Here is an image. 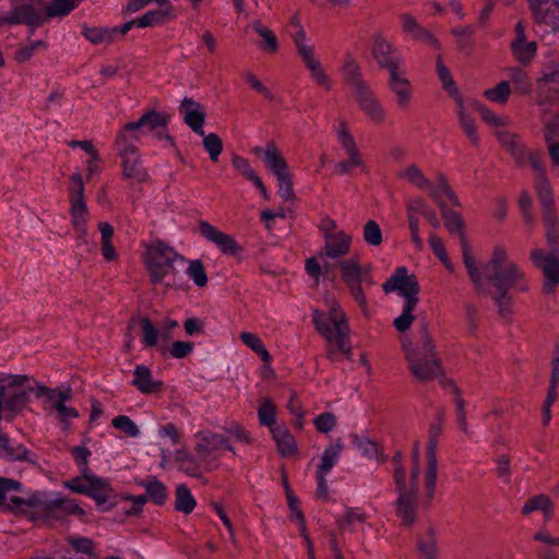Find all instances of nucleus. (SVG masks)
<instances>
[{
  "label": "nucleus",
  "instance_id": "nucleus-3",
  "mask_svg": "<svg viewBox=\"0 0 559 559\" xmlns=\"http://www.w3.org/2000/svg\"><path fill=\"white\" fill-rule=\"evenodd\" d=\"M412 459L413 467L408 479L406 478L404 468L401 466H397L395 473H393L395 490L399 495L395 502L396 515L405 526L412 525L417 518L418 476L420 473L418 442L414 443Z\"/></svg>",
  "mask_w": 559,
  "mask_h": 559
},
{
  "label": "nucleus",
  "instance_id": "nucleus-37",
  "mask_svg": "<svg viewBox=\"0 0 559 559\" xmlns=\"http://www.w3.org/2000/svg\"><path fill=\"white\" fill-rule=\"evenodd\" d=\"M511 50L519 62L528 64L536 55L537 45L535 41H528L526 39L513 40Z\"/></svg>",
  "mask_w": 559,
  "mask_h": 559
},
{
  "label": "nucleus",
  "instance_id": "nucleus-26",
  "mask_svg": "<svg viewBox=\"0 0 559 559\" xmlns=\"http://www.w3.org/2000/svg\"><path fill=\"white\" fill-rule=\"evenodd\" d=\"M437 444L438 439L430 438L427 444V469L425 474L426 499L430 502L435 497L436 481H437Z\"/></svg>",
  "mask_w": 559,
  "mask_h": 559
},
{
  "label": "nucleus",
  "instance_id": "nucleus-9",
  "mask_svg": "<svg viewBox=\"0 0 559 559\" xmlns=\"http://www.w3.org/2000/svg\"><path fill=\"white\" fill-rule=\"evenodd\" d=\"M45 22L43 0H11V10L0 13V26L24 24L38 27Z\"/></svg>",
  "mask_w": 559,
  "mask_h": 559
},
{
  "label": "nucleus",
  "instance_id": "nucleus-22",
  "mask_svg": "<svg viewBox=\"0 0 559 559\" xmlns=\"http://www.w3.org/2000/svg\"><path fill=\"white\" fill-rule=\"evenodd\" d=\"M84 478L88 483L86 496L93 498L103 512L109 510L110 506H106L112 496V488L109 483L102 477L86 472L84 473Z\"/></svg>",
  "mask_w": 559,
  "mask_h": 559
},
{
  "label": "nucleus",
  "instance_id": "nucleus-61",
  "mask_svg": "<svg viewBox=\"0 0 559 559\" xmlns=\"http://www.w3.org/2000/svg\"><path fill=\"white\" fill-rule=\"evenodd\" d=\"M28 454L29 451L24 445L11 443L9 439L7 440V447L2 451V456L13 461H29Z\"/></svg>",
  "mask_w": 559,
  "mask_h": 559
},
{
  "label": "nucleus",
  "instance_id": "nucleus-34",
  "mask_svg": "<svg viewBox=\"0 0 559 559\" xmlns=\"http://www.w3.org/2000/svg\"><path fill=\"white\" fill-rule=\"evenodd\" d=\"M271 432L276 442L277 450L283 456H290L297 451L294 437L281 426L272 427Z\"/></svg>",
  "mask_w": 559,
  "mask_h": 559
},
{
  "label": "nucleus",
  "instance_id": "nucleus-8",
  "mask_svg": "<svg viewBox=\"0 0 559 559\" xmlns=\"http://www.w3.org/2000/svg\"><path fill=\"white\" fill-rule=\"evenodd\" d=\"M183 260L171 247L162 241L150 245L144 261L153 284L160 283L173 270L175 260Z\"/></svg>",
  "mask_w": 559,
  "mask_h": 559
},
{
  "label": "nucleus",
  "instance_id": "nucleus-45",
  "mask_svg": "<svg viewBox=\"0 0 559 559\" xmlns=\"http://www.w3.org/2000/svg\"><path fill=\"white\" fill-rule=\"evenodd\" d=\"M365 520L366 514L360 509L347 508L336 521L341 530L352 532L357 524L364 523Z\"/></svg>",
  "mask_w": 559,
  "mask_h": 559
},
{
  "label": "nucleus",
  "instance_id": "nucleus-52",
  "mask_svg": "<svg viewBox=\"0 0 559 559\" xmlns=\"http://www.w3.org/2000/svg\"><path fill=\"white\" fill-rule=\"evenodd\" d=\"M142 486L145 488L147 497L155 504H163L167 498L166 487L163 483L157 479L151 478L142 483Z\"/></svg>",
  "mask_w": 559,
  "mask_h": 559
},
{
  "label": "nucleus",
  "instance_id": "nucleus-39",
  "mask_svg": "<svg viewBox=\"0 0 559 559\" xmlns=\"http://www.w3.org/2000/svg\"><path fill=\"white\" fill-rule=\"evenodd\" d=\"M336 138L347 156H361L356 141L348 130L346 121L342 120L336 129Z\"/></svg>",
  "mask_w": 559,
  "mask_h": 559
},
{
  "label": "nucleus",
  "instance_id": "nucleus-62",
  "mask_svg": "<svg viewBox=\"0 0 559 559\" xmlns=\"http://www.w3.org/2000/svg\"><path fill=\"white\" fill-rule=\"evenodd\" d=\"M259 421L263 426H267L272 429L275 423V406L269 400L264 399L258 409Z\"/></svg>",
  "mask_w": 559,
  "mask_h": 559
},
{
  "label": "nucleus",
  "instance_id": "nucleus-54",
  "mask_svg": "<svg viewBox=\"0 0 559 559\" xmlns=\"http://www.w3.org/2000/svg\"><path fill=\"white\" fill-rule=\"evenodd\" d=\"M83 35L92 44H110L115 40V31L107 27H86Z\"/></svg>",
  "mask_w": 559,
  "mask_h": 559
},
{
  "label": "nucleus",
  "instance_id": "nucleus-5",
  "mask_svg": "<svg viewBox=\"0 0 559 559\" xmlns=\"http://www.w3.org/2000/svg\"><path fill=\"white\" fill-rule=\"evenodd\" d=\"M402 349L411 373L418 381H430L442 373L441 360L437 355L431 337L426 331L423 332L420 346H415L409 341H403Z\"/></svg>",
  "mask_w": 559,
  "mask_h": 559
},
{
  "label": "nucleus",
  "instance_id": "nucleus-49",
  "mask_svg": "<svg viewBox=\"0 0 559 559\" xmlns=\"http://www.w3.org/2000/svg\"><path fill=\"white\" fill-rule=\"evenodd\" d=\"M508 75L511 83L514 85L515 92L526 95L532 92V83L528 79L527 73L520 68H510Z\"/></svg>",
  "mask_w": 559,
  "mask_h": 559
},
{
  "label": "nucleus",
  "instance_id": "nucleus-6",
  "mask_svg": "<svg viewBox=\"0 0 559 559\" xmlns=\"http://www.w3.org/2000/svg\"><path fill=\"white\" fill-rule=\"evenodd\" d=\"M536 103L543 108V117L552 108L559 115V58L556 56L548 57L536 81Z\"/></svg>",
  "mask_w": 559,
  "mask_h": 559
},
{
  "label": "nucleus",
  "instance_id": "nucleus-17",
  "mask_svg": "<svg viewBox=\"0 0 559 559\" xmlns=\"http://www.w3.org/2000/svg\"><path fill=\"white\" fill-rule=\"evenodd\" d=\"M360 110L374 124H382L386 118V111L370 86L354 94Z\"/></svg>",
  "mask_w": 559,
  "mask_h": 559
},
{
  "label": "nucleus",
  "instance_id": "nucleus-40",
  "mask_svg": "<svg viewBox=\"0 0 559 559\" xmlns=\"http://www.w3.org/2000/svg\"><path fill=\"white\" fill-rule=\"evenodd\" d=\"M197 506V501L191 495L190 489L185 485H178L176 488L175 509L185 514H190Z\"/></svg>",
  "mask_w": 559,
  "mask_h": 559
},
{
  "label": "nucleus",
  "instance_id": "nucleus-51",
  "mask_svg": "<svg viewBox=\"0 0 559 559\" xmlns=\"http://www.w3.org/2000/svg\"><path fill=\"white\" fill-rule=\"evenodd\" d=\"M457 103H459L457 116H459L460 124H461L463 131L465 132V134L467 135V138L471 140V142L474 145H477L478 141H479V138H478V134H477V131H476V127H475L474 120L465 111L461 98H459Z\"/></svg>",
  "mask_w": 559,
  "mask_h": 559
},
{
  "label": "nucleus",
  "instance_id": "nucleus-11",
  "mask_svg": "<svg viewBox=\"0 0 559 559\" xmlns=\"http://www.w3.org/2000/svg\"><path fill=\"white\" fill-rule=\"evenodd\" d=\"M342 278L347 285L350 295L355 301L365 311L367 308V299L362 290V283L372 284L367 269H364L357 258L343 260L338 264Z\"/></svg>",
  "mask_w": 559,
  "mask_h": 559
},
{
  "label": "nucleus",
  "instance_id": "nucleus-30",
  "mask_svg": "<svg viewBox=\"0 0 559 559\" xmlns=\"http://www.w3.org/2000/svg\"><path fill=\"white\" fill-rule=\"evenodd\" d=\"M342 74L354 94L369 86L361 78V70L358 62L349 55L344 59Z\"/></svg>",
  "mask_w": 559,
  "mask_h": 559
},
{
  "label": "nucleus",
  "instance_id": "nucleus-1",
  "mask_svg": "<svg viewBox=\"0 0 559 559\" xmlns=\"http://www.w3.org/2000/svg\"><path fill=\"white\" fill-rule=\"evenodd\" d=\"M463 263L475 289L484 294L487 292V282L497 289L493 300L501 316L511 312L512 297L509 292L527 293L531 289L530 280L523 269L510 258L508 250L496 246L487 263L478 264L467 245L462 246Z\"/></svg>",
  "mask_w": 559,
  "mask_h": 559
},
{
  "label": "nucleus",
  "instance_id": "nucleus-18",
  "mask_svg": "<svg viewBox=\"0 0 559 559\" xmlns=\"http://www.w3.org/2000/svg\"><path fill=\"white\" fill-rule=\"evenodd\" d=\"M199 230L207 241L214 243L224 254L236 255L241 250L240 246L231 236L218 230L206 221L199 223Z\"/></svg>",
  "mask_w": 559,
  "mask_h": 559
},
{
  "label": "nucleus",
  "instance_id": "nucleus-15",
  "mask_svg": "<svg viewBox=\"0 0 559 559\" xmlns=\"http://www.w3.org/2000/svg\"><path fill=\"white\" fill-rule=\"evenodd\" d=\"M47 519H58L62 515H78L83 518L85 511L73 499L57 498L47 499L44 493L39 492V502L37 512Z\"/></svg>",
  "mask_w": 559,
  "mask_h": 559
},
{
  "label": "nucleus",
  "instance_id": "nucleus-10",
  "mask_svg": "<svg viewBox=\"0 0 559 559\" xmlns=\"http://www.w3.org/2000/svg\"><path fill=\"white\" fill-rule=\"evenodd\" d=\"M222 449H226L236 455L235 448L223 435L214 432L198 435L194 450L205 471L211 472L218 467V451Z\"/></svg>",
  "mask_w": 559,
  "mask_h": 559
},
{
  "label": "nucleus",
  "instance_id": "nucleus-50",
  "mask_svg": "<svg viewBox=\"0 0 559 559\" xmlns=\"http://www.w3.org/2000/svg\"><path fill=\"white\" fill-rule=\"evenodd\" d=\"M142 330V344L144 347H154L160 345L159 329L156 328L148 318L140 320Z\"/></svg>",
  "mask_w": 559,
  "mask_h": 559
},
{
  "label": "nucleus",
  "instance_id": "nucleus-7",
  "mask_svg": "<svg viewBox=\"0 0 559 559\" xmlns=\"http://www.w3.org/2000/svg\"><path fill=\"white\" fill-rule=\"evenodd\" d=\"M21 483L11 478L0 477V508L13 513L37 512L39 492H21Z\"/></svg>",
  "mask_w": 559,
  "mask_h": 559
},
{
  "label": "nucleus",
  "instance_id": "nucleus-25",
  "mask_svg": "<svg viewBox=\"0 0 559 559\" xmlns=\"http://www.w3.org/2000/svg\"><path fill=\"white\" fill-rule=\"evenodd\" d=\"M142 129L136 122L127 123L116 138V148L119 155L138 153L136 142L140 141Z\"/></svg>",
  "mask_w": 559,
  "mask_h": 559
},
{
  "label": "nucleus",
  "instance_id": "nucleus-24",
  "mask_svg": "<svg viewBox=\"0 0 559 559\" xmlns=\"http://www.w3.org/2000/svg\"><path fill=\"white\" fill-rule=\"evenodd\" d=\"M352 236L343 230L326 233L324 236V250L331 259L342 258L349 253Z\"/></svg>",
  "mask_w": 559,
  "mask_h": 559
},
{
  "label": "nucleus",
  "instance_id": "nucleus-63",
  "mask_svg": "<svg viewBox=\"0 0 559 559\" xmlns=\"http://www.w3.org/2000/svg\"><path fill=\"white\" fill-rule=\"evenodd\" d=\"M70 204L71 203H85L84 201V183L82 176L75 174L70 178L69 186Z\"/></svg>",
  "mask_w": 559,
  "mask_h": 559
},
{
  "label": "nucleus",
  "instance_id": "nucleus-2",
  "mask_svg": "<svg viewBox=\"0 0 559 559\" xmlns=\"http://www.w3.org/2000/svg\"><path fill=\"white\" fill-rule=\"evenodd\" d=\"M496 135L499 142L509 151L513 156L516 164L521 167L530 166L535 177V188L540 203L544 207V221L546 225V237L551 249H557L559 243V228L557 227V218L552 211L554 198L552 190L549 181L545 175L544 166L540 156L537 152L527 151L523 145L521 139L513 133L501 130L497 131Z\"/></svg>",
  "mask_w": 559,
  "mask_h": 559
},
{
  "label": "nucleus",
  "instance_id": "nucleus-59",
  "mask_svg": "<svg viewBox=\"0 0 559 559\" xmlns=\"http://www.w3.org/2000/svg\"><path fill=\"white\" fill-rule=\"evenodd\" d=\"M203 136V146L210 155L212 162H217L222 151L223 142L216 133H209Z\"/></svg>",
  "mask_w": 559,
  "mask_h": 559
},
{
  "label": "nucleus",
  "instance_id": "nucleus-58",
  "mask_svg": "<svg viewBox=\"0 0 559 559\" xmlns=\"http://www.w3.org/2000/svg\"><path fill=\"white\" fill-rule=\"evenodd\" d=\"M416 305L417 304H414V301H404L402 314L399 316L393 322L394 328L399 332H405L411 328L415 319L412 312L414 311Z\"/></svg>",
  "mask_w": 559,
  "mask_h": 559
},
{
  "label": "nucleus",
  "instance_id": "nucleus-36",
  "mask_svg": "<svg viewBox=\"0 0 559 559\" xmlns=\"http://www.w3.org/2000/svg\"><path fill=\"white\" fill-rule=\"evenodd\" d=\"M302 61L310 71L312 80L318 85L322 86L326 91H330L332 88L331 80L325 74L321 62L314 57V53L302 59Z\"/></svg>",
  "mask_w": 559,
  "mask_h": 559
},
{
  "label": "nucleus",
  "instance_id": "nucleus-44",
  "mask_svg": "<svg viewBox=\"0 0 559 559\" xmlns=\"http://www.w3.org/2000/svg\"><path fill=\"white\" fill-rule=\"evenodd\" d=\"M82 0H53L49 5L44 4L45 20L47 17L64 16L69 14Z\"/></svg>",
  "mask_w": 559,
  "mask_h": 559
},
{
  "label": "nucleus",
  "instance_id": "nucleus-41",
  "mask_svg": "<svg viewBox=\"0 0 559 559\" xmlns=\"http://www.w3.org/2000/svg\"><path fill=\"white\" fill-rule=\"evenodd\" d=\"M252 28L257 32V34L262 38L260 44V48L270 53H274L278 49V43L275 34L267 26H264L261 22L254 21L252 23Z\"/></svg>",
  "mask_w": 559,
  "mask_h": 559
},
{
  "label": "nucleus",
  "instance_id": "nucleus-20",
  "mask_svg": "<svg viewBox=\"0 0 559 559\" xmlns=\"http://www.w3.org/2000/svg\"><path fill=\"white\" fill-rule=\"evenodd\" d=\"M372 55L377 63L389 72L399 70L402 63L399 52L382 37H377L374 39Z\"/></svg>",
  "mask_w": 559,
  "mask_h": 559
},
{
  "label": "nucleus",
  "instance_id": "nucleus-16",
  "mask_svg": "<svg viewBox=\"0 0 559 559\" xmlns=\"http://www.w3.org/2000/svg\"><path fill=\"white\" fill-rule=\"evenodd\" d=\"M169 116L166 112L148 110L136 122L140 129L151 131L155 139L165 140L169 147L175 146L174 138L167 132Z\"/></svg>",
  "mask_w": 559,
  "mask_h": 559
},
{
  "label": "nucleus",
  "instance_id": "nucleus-55",
  "mask_svg": "<svg viewBox=\"0 0 559 559\" xmlns=\"http://www.w3.org/2000/svg\"><path fill=\"white\" fill-rule=\"evenodd\" d=\"M71 216L74 228L81 236L86 234L87 207L85 203H71Z\"/></svg>",
  "mask_w": 559,
  "mask_h": 559
},
{
  "label": "nucleus",
  "instance_id": "nucleus-14",
  "mask_svg": "<svg viewBox=\"0 0 559 559\" xmlns=\"http://www.w3.org/2000/svg\"><path fill=\"white\" fill-rule=\"evenodd\" d=\"M384 293L397 292L404 301L418 302L419 285L417 278L413 274H408L405 266L395 270L391 277L382 285Z\"/></svg>",
  "mask_w": 559,
  "mask_h": 559
},
{
  "label": "nucleus",
  "instance_id": "nucleus-13",
  "mask_svg": "<svg viewBox=\"0 0 559 559\" xmlns=\"http://www.w3.org/2000/svg\"><path fill=\"white\" fill-rule=\"evenodd\" d=\"M530 259L544 275V292L546 294L554 293L555 288L559 285L558 249L549 251L539 248L533 249Z\"/></svg>",
  "mask_w": 559,
  "mask_h": 559
},
{
  "label": "nucleus",
  "instance_id": "nucleus-48",
  "mask_svg": "<svg viewBox=\"0 0 559 559\" xmlns=\"http://www.w3.org/2000/svg\"><path fill=\"white\" fill-rule=\"evenodd\" d=\"M400 177L416 186L420 190H428L430 181L425 177L420 168L416 165H409L400 173Z\"/></svg>",
  "mask_w": 559,
  "mask_h": 559
},
{
  "label": "nucleus",
  "instance_id": "nucleus-60",
  "mask_svg": "<svg viewBox=\"0 0 559 559\" xmlns=\"http://www.w3.org/2000/svg\"><path fill=\"white\" fill-rule=\"evenodd\" d=\"M111 426L123 431L128 437L135 438L140 435V429L135 423L126 415L116 416L111 420Z\"/></svg>",
  "mask_w": 559,
  "mask_h": 559
},
{
  "label": "nucleus",
  "instance_id": "nucleus-31",
  "mask_svg": "<svg viewBox=\"0 0 559 559\" xmlns=\"http://www.w3.org/2000/svg\"><path fill=\"white\" fill-rule=\"evenodd\" d=\"M174 19V7L171 4L160 5L159 9L150 10L138 17V27H154Z\"/></svg>",
  "mask_w": 559,
  "mask_h": 559
},
{
  "label": "nucleus",
  "instance_id": "nucleus-46",
  "mask_svg": "<svg viewBox=\"0 0 559 559\" xmlns=\"http://www.w3.org/2000/svg\"><path fill=\"white\" fill-rule=\"evenodd\" d=\"M417 547L420 552V559H438L439 551L432 528H429L426 535L418 539Z\"/></svg>",
  "mask_w": 559,
  "mask_h": 559
},
{
  "label": "nucleus",
  "instance_id": "nucleus-32",
  "mask_svg": "<svg viewBox=\"0 0 559 559\" xmlns=\"http://www.w3.org/2000/svg\"><path fill=\"white\" fill-rule=\"evenodd\" d=\"M122 158L123 176L127 179L135 182H143L147 179L148 174L146 169L141 165L139 154H126L120 155Z\"/></svg>",
  "mask_w": 559,
  "mask_h": 559
},
{
  "label": "nucleus",
  "instance_id": "nucleus-47",
  "mask_svg": "<svg viewBox=\"0 0 559 559\" xmlns=\"http://www.w3.org/2000/svg\"><path fill=\"white\" fill-rule=\"evenodd\" d=\"M240 340L242 343L248 346L252 352H254L259 357L267 362L271 360V355L264 346L262 340L254 333L251 332H242L240 333Z\"/></svg>",
  "mask_w": 559,
  "mask_h": 559
},
{
  "label": "nucleus",
  "instance_id": "nucleus-38",
  "mask_svg": "<svg viewBox=\"0 0 559 559\" xmlns=\"http://www.w3.org/2000/svg\"><path fill=\"white\" fill-rule=\"evenodd\" d=\"M533 511H543L547 520L551 519L554 509L549 497L546 495H538L527 500L522 508V513L530 514Z\"/></svg>",
  "mask_w": 559,
  "mask_h": 559
},
{
  "label": "nucleus",
  "instance_id": "nucleus-64",
  "mask_svg": "<svg viewBox=\"0 0 559 559\" xmlns=\"http://www.w3.org/2000/svg\"><path fill=\"white\" fill-rule=\"evenodd\" d=\"M187 274L199 287H203L207 283V275L200 260H193L190 262Z\"/></svg>",
  "mask_w": 559,
  "mask_h": 559
},
{
  "label": "nucleus",
  "instance_id": "nucleus-23",
  "mask_svg": "<svg viewBox=\"0 0 559 559\" xmlns=\"http://www.w3.org/2000/svg\"><path fill=\"white\" fill-rule=\"evenodd\" d=\"M72 399V392L70 388H64L57 397L50 404V407L56 412L57 419L61 424L62 429L68 430L70 428V420L80 416L79 412L67 403Z\"/></svg>",
  "mask_w": 559,
  "mask_h": 559
},
{
  "label": "nucleus",
  "instance_id": "nucleus-57",
  "mask_svg": "<svg viewBox=\"0 0 559 559\" xmlns=\"http://www.w3.org/2000/svg\"><path fill=\"white\" fill-rule=\"evenodd\" d=\"M511 94L510 83L508 81H501L495 87L488 88L484 92V96L493 103L506 104Z\"/></svg>",
  "mask_w": 559,
  "mask_h": 559
},
{
  "label": "nucleus",
  "instance_id": "nucleus-21",
  "mask_svg": "<svg viewBox=\"0 0 559 559\" xmlns=\"http://www.w3.org/2000/svg\"><path fill=\"white\" fill-rule=\"evenodd\" d=\"M179 112L193 132L198 135H204L203 124L205 121V114L200 103L192 98H183L179 106Z\"/></svg>",
  "mask_w": 559,
  "mask_h": 559
},
{
  "label": "nucleus",
  "instance_id": "nucleus-42",
  "mask_svg": "<svg viewBox=\"0 0 559 559\" xmlns=\"http://www.w3.org/2000/svg\"><path fill=\"white\" fill-rule=\"evenodd\" d=\"M342 450L343 443L341 440H337L335 443L328 447L322 454L321 463L317 472H321V474L330 473V471L338 461Z\"/></svg>",
  "mask_w": 559,
  "mask_h": 559
},
{
  "label": "nucleus",
  "instance_id": "nucleus-53",
  "mask_svg": "<svg viewBox=\"0 0 559 559\" xmlns=\"http://www.w3.org/2000/svg\"><path fill=\"white\" fill-rule=\"evenodd\" d=\"M175 457L179 464L180 471L192 477L200 476V464L190 453L186 451H177Z\"/></svg>",
  "mask_w": 559,
  "mask_h": 559
},
{
  "label": "nucleus",
  "instance_id": "nucleus-43",
  "mask_svg": "<svg viewBox=\"0 0 559 559\" xmlns=\"http://www.w3.org/2000/svg\"><path fill=\"white\" fill-rule=\"evenodd\" d=\"M98 229L102 235V253L105 260L112 261L116 259L117 253L111 243L114 236V227L106 222L98 224Z\"/></svg>",
  "mask_w": 559,
  "mask_h": 559
},
{
  "label": "nucleus",
  "instance_id": "nucleus-12",
  "mask_svg": "<svg viewBox=\"0 0 559 559\" xmlns=\"http://www.w3.org/2000/svg\"><path fill=\"white\" fill-rule=\"evenodd\" d=\"M262 152L264 153V160L267 167L272 170L277 179L278 194L285 201L292 200L294 198V190L286 162L281 156L273 142L267 143L264 151L261 147L254 148L255 155H259Z\"/></svg>",
  "mask_w": 559,
  "mask_h": 559
},
{
  "label": "nucleus",
  "instance_id": "nucleus-35",
  "mask_svg": "<svg viewBox=\"0 0 559 559\" xmlns=\"http://www.w3.org/2000/svg\"><path fill=\"white\" fill-rule=\"evenodd\" d=\"M429 193L432 197V199L438 203L440 210H443V200L442 198L449 199L453 204L459 205L455 194L450 188L447 178L444 175L439 174L437 176V182L435 188H429Z\"/></svg>",
  "mask_w": 559,
  "mask_h": 559
},
{
  "label": "nucleus",
  "instance_id": "nucleus-28",
  "mask_svg": "<svg viewBox=\"0 0 559 559\" xmlns=\"http://www.w3.org/2000/svg\"><path fill=\"white\" fill-rule=\"evenodd\" d=\"M389 73V86L396 96V103L400 108H406L412 99V85L407 79L400 74L399 70Z\"/></svg>",
  "mask_w": 559,
  "mask_h": 559
},
{
  "label": "nucleus",
  "instance_id": "nucleus-33",
  "mask_svg": "<svg viewBox=\"0 0 559 559\" xmlns=\"http://www.w3.org/2000/svg\"><path fill=\"white\" fill-rule=\"evenodd\" d=\"M32 390V388H25V383L21 386H11L5 394V401L3 400L4 408L12 413L20 412L28 402L29 392Z\"/></svg>",
  "mask_w": 559,
  "mask_h": 559
},
{
  "label": "nucleus",
  "instance_id": "nucleus-27",
  "mask_svg": "<svg viewBox=\"0 0 559 559\" xmlns=\"http://www.w3.org/2000/svg\"><path fill=\"white\" fill-rule=\"evenodd\" d=\"M131 383L143 394L158 393L164 388L163 382L155 380L151 369L145 365L135 366Z\"/></svg>",
  "mask_w": 559,
  "mask_h": 559
},
{
  "label": "nucleus",
  "instance_id": "nucleus-4",
  "mask_svg": "<svg viewBox=\"0 0 559 559\" xmlns=\"http://www.w3.org/2000/svg\"><path fill=\"white\" fill-rule=\"evenodd\" d=\"M312 321L319 333L328 342V355L331 359H336L338 354L350 355L349 328L345 314L338 305L333 304L328 316L314 310Z\"/></svg>",
  "mask_w": 559,
  "mask_h": 559
},
{
  "label": "nucleus",
  "instance_id": "nucleus-29",
  "mask_svg": "<svg viewBox=\"0 0 559 559\" xmlns=\"http://www.w3.org/2000/svg\"><path fill=\"white\" fill-rule=\"evenodd\" d=\"M543 117L545 122V139L548 143V153L554 165L559 166V118Z\"/></svg>",
  "mask_w": 559,
  "mask_h": 559
},
{
  "label": "nucleus",
  "instance_id": "nucleus-19",
  "mask_svg": "<svg viewBox=\"0 0 559 559\" xmlns=\"http://www.w3.org/2000/svg\"><path fill=\"white\" fill-rule=\"evenodd\" d=\"M528 3L538 25H545L552 31L559 28V1L528 0Z\"/></svg>",
  "mask_w": 559,
  "mask_h": 559
},
{
  "label": "nucleus",
  "instance_id": "nucleus-56",
  "mask_svg": "<svg viewBox=\"0 0 559 559\" xmlns=\"http://www.w3.org/2000/svg\"><path fill=\"white\" fill-rule=\"evenodd\" d=\"M362 238L368 246L378 247L382 243V230L376 221L369 219L364 225Z\"/></svg>",
  "mask_w": 559,
  "mask_h": 559
}]
</instances>
